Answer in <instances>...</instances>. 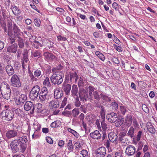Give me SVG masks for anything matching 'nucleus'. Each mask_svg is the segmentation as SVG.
Returning <instances> with one entry per match:
<instances>
[{
  "instance_id": "13",
  "label": "nucleus",
  "mask_w": 157,
  "mask_h": 157,
  "mask_svg": "<svg viewBox=\"0 0 157 157\" xmlns=\"http://www.w3.org/2000/svg\"><path fill=\"white\" fill-rule=\"evenodd\" d=\"M96 157H105L106 154V149L105 147H98L96 152Z\"/></svg>"
},
{
  "instance_id": "47",
  "label": "nucleus",
  "mask_w": 157,
  "mask_h": 157,
  "mask_svg": "<svg viewBox=\"0 0 157 157\" xmlns=\"http://www.w3.org/2000/svg\"><path fill=\"white\" fill-rule=\"evenodd\" d=\"M79 113L78 108H75L72 110V114L74 117H76Z\"/></svg>"
},
{
  "instance_id": "51",
  "label": "nucleus",
  "mask_w": 157,
  "mask_h": 157,
  "mask_svg": "<svg viewBox=\"0 0 157 157\" xmlns=\"http://www.w3.org/2000/svg\"><path fill=\"white\" fill-rule=\"evenodd\" d=\"M120 113L122 115H125L127 111L126 107L123 105H121L120 106Z\"/></svg>"
},
{
  "instance_id": "37",
  "label": "nucleus",
  "mask_w": 157,
  "mask_h": 157,
  "mask_svg": "<svg viewBox=\"0 0 157 157\" xmlns=\"http://www.w3.org/2000/svg\"><path fill=\"white\" fill-rule=\"evenodd\" d=\"M32 55L34 58H39L41 56V54L40 52L38 51L32 52Z\"/></svg>"
},
{
  "instance_id": "57",
  "label": "nucleus",
  "mask_w": 157,
  "mask_h": 157,
  "mask_svg": "<svg viewBox=\"0 0 157 157\" xmlns=\"http://www.w3.org/2000/svg\"><path fill=\"white\" fill-rule=\"evenodd\" d=\"M117 121L115 123V126L118 127L121 126L123 124V121L121 119H117Z\"/></svg>"
},
{
  "instance_id": "36",
  "label": "nucleus",
  "mask_w": 157,
  "mask_h": 157,
  "mask_svg": "<svg viewBox=\"0 0 157 157\" xmlns=\"http://www.w3.org/2000/svg\"><path fill=\"white\" fill-rule=\"evenodd\" d=\"M43 84L44 85L47 86L48 88L50 89L51 85L50 82V80L49 77H46L45 79L44 80L43 82Z\"/></svg>"
},
{
  "instance_id": "43",
  "label": "nucleus",
  "mask_w": 157,
  "mask_h": 157,
  "mask_svg": "<svg viewBox=\"0 0 157 157\" xmlns=\"http://www.w3.org/2000/svg\"><path fill=\"white\" fill-rule=\"evenodd\" d=\"M101 98L103 100L107 102H109L111 101V98L105 94L101 93L100 94Z\"/></svg>"
},
{
  "instance_id": "58",
  "label": "nucleus",
  "mask_w": 157,
  "mask_h": 157,
  "mask_svg": "<svg viewBox=\"0 0 157 157\" xmlns=\"http://www.w3.org/2000/svg\"><path fill=\"white\" fill-rule=\"evenodd\" d=\"M142 108L143 111L146 113H149V111L148 108L146 105L144 104L142 105Z\"/></svg>"
},
{
  "instance_id": "30",
  "label": "nucleus",
  "mask_w": 157,
  "mask_h": 157,
  "mask_svg": "<svg viewBox=\"0 0 157 157\" xmlns=\"http://www.w3.org/2000/svg\"><path fill=\"white\" fill-rule=\"evenodd\" d=\"M88 91L89 95V99L90 100L92 99L93 98V94L94 92H95L94 90L95 88L92 86H89L88 87Z\"/></svg>"
},
{
  "instance_id": "64",
  "label": "nucleus",
  "mask_w": 157,
  "mask_h": 157,
  "mask_svg": "<svg viewBox=\"0 0 157 157\" xmlns=\"http://www.w3.org/2000/svg\"><path fill=\"white\" fill-rule=\"evenodd\" d=\"M114 157H123L122 153L117 151L115 153Z\"/></svg>"
},
{
  "instance_id": "28",
  "label": "nucleus",
  "mask_w": 157,
  "mask_h": 157,
  "mask_svg": "<svg viewBox=\"0 0 157 157\" xmlns=\"http://www.w3.org/2000/svg\"><path fill=\"white\" fill-rule=\"evenodd\" d=\"M147 127L148 131L149 132L152 134H154L155 133V129L151 123L150 122L147 123Z\"/></svg>"
},
{
  "instance_id": "19",
  "label": "nucleus",
  "mask_w": 157,
  "mask_h": 157,
  "mask_svg": "<svg viewBox=\"0 0 157 157\" xmlns=\"http://www.w3.org/2000/svg\"><path fill=\"white\" fill-rule=\"evenodd\" d=\"M108 138L111 142L117 143L118 136L115 133L112 132H110L108 135Z\"/></svg>"
},
{
  "instance_id": "60",
  "label": "nucleus",
  "mask_w": 157,
  "mask_h": 157,
  "mask_svg": "<svg viewBox=\"0 0 157 157\" xmlns=\"http://www.w3.org/2000/svg\"><path fill=\"white\" fill-rule=\"evenodd\" d=\"M37 109V113H38L42 109V105L40 103H38L36 105Z\"/></svg>"
},
{
  "instance_id": "39",
  "label": "nucleus",
  "mask_w": 157,
  "mask_h": 157,
  "mask_svg": "<svg viewBox=\"0 0 157 157\" xmlns=\"http://www.w3.org/2000/svg\"><path fill=\"white\" fill-rule=\"evenodd\" d=\"M28 73L29 75V76L30 78L33 81H36L38 80V79L37 78L35 77L33 75L32 73L30 71V69L29 67V68L28 69Z\"/></svg>"
},
{
  "instance_id": "41",
  "label": "nucleus",
  "mask_w": 157,
  "mask_h": 157,
  "mask_svg": "<svg viewBox=\"0 0 157 157\" xmlns=\"http://www.w3.org/2000/svg\"><path fill=\"white\" fill-rule=\"evenodd\" d=\"M126 135V134L125 132H120L119 134V140L121 143H124V136Z\"/></svg>"
},
{
  "instance_id": "54",
  "label": "nucleus",
  "mask_w": 157,
  "mask_h": 157,
  "mask_svg": "<svg viewBox=\"0 0 157 157\" xmlns=\"http://www.w3.org/2000/svg\"><path fill=\"white\" fill-rule=\"evenodd\" d=\"M94 98L97 100H99L100 99V97L97 91L94 92L93 94Z\"/></svg>"
},
{
  "instance_id": "10",
  "label": "nucleus",
  "mask_w": 157,
  "mask_h": 157,
  "mask_svg": "<svg viewBox=\"0 0 157 157\" xmlns=\"http://www.w3.org/2000/svg\"><path fill=\"white\" fill-rule=\"evenodd\" d=\"M106 118L109 122L113 123L117 120L118 116L116 113L111 112L106 115Z\"/></svg>"
},
{
  "instance_id": "63",
  "label": "nucleus",
  "mask_w": 157,
  "mask_h": 157,
  "mask_svg": "<svg viewBox=\"0 0 157 157\" xmlns=\"http://www.w3.org/2000/svg\"><path fill=\"white\" fill-rule=\"evenodd\" d=\"M142 133V132L141 131H139L137 134V135L136 136V140L137 141H139V140H140L141 135Z\"/></svg>"
},
{
  "instance_id": "21",
  "label": "nucleus",
  "mask_w": 157,
  "mask_h": 157,
  "mask_svg": "<svg viewBox=\"0 0 157 157\" xmlns=\"http://www.w3.org/2000/svg\"><path fill=\"white\" fill-rule=\"evenodd\" d=\"M17 132L16 131L12 130L8 131L6 133V136L8 139L13 138L17 136Z\"/></svg>"
},
{
  "instance_id": "32",
  "label": "nucleus",
  "mask_w": 157,
  "mask_h": 157,
  "mask_svg": "<svg viewBox=\"0 0 157 157\" xmlns=\"http://www.w3.org/2000/svg\"><path fill=\"white\" fill-rule=\"evenodd\" d=\"M26 143H25V142H24L23 141H21L20 143V149L21 153H23L26 149L27 147V145Z\"/></svg>"
},
{
  "instance_id": "53",
  "label": "nucleus",
  "mask_w": 157,
  "mask_h": 157,
  "mask_svg": "<svg viewBox=\"0 0 157 157\" xmlns=\"http://www.w3.org/2000/svg\"><path fill=\"white\" fill-rule=\"evenodd\" d=\"M101 111L100 112L102 118H105V107L103 106L101 107Z\"/></svg>"
},
{
  "instance_id": "24",
  "label": "nucleus",
  "mask_w": 157,
  "mask_h": 157,
  "mask_svg": "<svg viewBox=\"0 0 157 157\" xmlns=\"http://www.w3.org/2000/svg\"><path fill=\"white\" fill-rule=\"evenodd\" d=\"M78 88L76 85H73L71 90V95L74 98L78 97Z\"/></svg>"
},
{
  "instance_id": "35",
  "label": "nucleus",
  "mask_w": 157,
  "mask_h": 157,
  "mask_svg": "<svg viewBox=\"0 0 157 157\" xmlns=\"http://www.w3.org/2000/svg\"><path fill=\"white\" fill-rule=\"evenodd\" d=\"M134 128L132 126H131L130 127L126 135L132 138H133L134 137Z\"/></svg>"
},
{
  "instance_id": "12",
  "label": "nucleus",
  "mask_w": 157,
  "mask_h": 157,
  "mask_svg": "<svg viewBox=\"0 0 157 157\" xmlns=\"http://www.w3.org/2000/svg\"><path fill=\"white\" fill-rule=\"evenodd\" d=\"M44 40V39L43 38H38L35 41L34 43L32 44V46L36 49H38L40 47L43 46Z\"/></svg>"
},
{
  "instance_id": "49",
  "label": "nucleus",
  "mask_w": 157,
  "mask_h": 157,
  "mask_svg": "<svg viewBox=\"0 0 157 157\" xmlns=\"http://www.w3.org/2000/svg\"><path fill=\"white\" fill-rule=\"evenodd\" d=\"M19 98L23 104L27 100V97L26 95L21 94L20 95Z\"/></svg>"
},
{
  "instance_id": "17",
  "label": "nucleus",
  "mask_w": 157,
  "mask_h": 157,
  "mask_svg": "<svg viewBox=\"0 0 157 157\" xmlns=\"http://www.w3.org/2000/svg\"><path fill=\"white\" fill-rule=\"evenodd\" d=\"M6 71L9 76H12L14 73V70L13 67L10 65H7L5 67Z\"/></svg>"
},
{
  "instance_id": "56",
  "label": "nucleus",
  "mask_w": 157,
  "mask_h": 157,
  "mask_svg": "<svg viewBox=\"0 0 157 157\" xmlns=\"http://www.w3.org/2000/svg\"><path fill=\"white\" fill-rule=\"evenodd\" d=\"M34 23L36 26L39 27L40 25L41 22L39 19L36 18L34 19Z\"/></svg>"
},
{
  "instance_id": "40",
  "label": "nucleus",
  "mask_w": 157,
  "mask_h": 157,
  "mask_svg": "<svg viewBox=\"0 0 157 157\" xmlns=\"http://www.w3.org/2000/svg\"><path fill=\"white\" fill-rule=\"evenodd\" d=\"M12 10L13 14L15 16L18 15V14L20 13V11L18 8L15 6H14L12 8Z\"/></svg>"
},
{
  "instance_id": "2",
  "label": "nucleus",
  "mask_w": 157,
  "mask_h": 157,
  "mask_svg": "<svg viewBox=\"0 0 157 157\" xmlns=\"http://www.w3.org/2000/svg\"><path fill=\"white\" fill-rule=\"evenodd\" d=\"M0 90L3 98L6 100L10 99L11 90L9 84L6 82L2 83L1 85Z\"/></svg>"
},
{
  "instance_id": "50",
  "label": "nucleus",
  "mask_w": 157,
  "mask_h": 157,
  "mask_svg": "<svg viewBox=\"0 0 157 157\" xmlns=\"http://www.w3.org/2000/svg\"><path fill=\"white\" fill-rule=\"evenodd\" d=\"M103 120L101 122V127L103 131H105L107 128V125L105 122V118H102Z\"/></svg>"
},
{
  "instance_id": "9",
  "label": "nucleus",
  "mask_w": 157,
  "mask_h": 157,
  "mask_svg": "<svg viewBox=\"0 0 157 157\" xmlns=\"http://www.w3.org/2000/svg\"><path fill=\"white\" fill-rule=\"evenodd\" d=\"M24 108L26 111L31 110L30 113L31 114L34 113L35 108L33 103L32 102L30 101H26L24 105Z\"/></svg>"
},
{
  "instance_id": "44",
  "label": "nucleus",
  "mask_w": 157,
  "mask_h": 157,
  "mask_svg": "<svg viewBox=\"0 0 157 157\" xmlns=\"http://www.w3.org/2000/svg\"><path fill=\"white\" fill-rule=\"evenodd\" d=\"M67 146L68 150L70 151H72L74 149V146L72 144V140H69Z\"/></svg>"
},
{
  "instance_id": "45",
  "label": "nucleus",
  "mask_w": 157,
  "mask_h": 157,
  "mask_svg": "<svg viewBox=\"0 0 157 157\" xmlns=\"http://www.w3.org/2000/svg\"><path fill=\"white\" fill-rule=\"evenodd\" d=\"M96 55L98 56L102 61H104L105 59V57L104 55L98 51L95 52Z\"/></svg>"
},
{
  "instance_id": "26",
  "label": "nucleus",
  "mask_w": 157,
  "mask_h": 157,
  "mask_svg": "<svg viewBox=\"0 0 157 157\" xmlns=\"http://www.w3.org/2000/svg\"><path fill=\"white\" fill-rule=\"evenodd\" d=\"M8 36L9 41L11 44L15 43L16 41V37L17 36L13 33L7 34Z\"/></svg>"
},
{
  "instance_id": "4",
  "label": "nucleus",
  "mask_w": 157,
  "mask_h": 157,
  "mask_svg": "<svg viewBox=\"0 0 157 157\" xmlns=\"http://www.w3.org/2000/svg\"><path fill=\"white\" fill-rule=\"evenodd\" d=\"M59 73L58 71L56 72L50 78L52 82L54 85H59L63 81V76L61 75H59Z\"/></svg>"
},
{
  "instance_id": "38",
  "label": "nucleus",
  "mask_w": 157,
  "mask_h": 157,
  "mask_svg": "<svg viewBox=\"0 0 157 157\" xmlns=\"http://www.w3.org/2000/svg\"><path fill=\"white\" fill-rule=\"evenodd\" d=\"M42 70L41 69H38L35 71L34 72V76L35 77L38 78L42 75Z\"/></svg>"
},
{
  "instance_id": "33",
  "label": "nucleus",
  "mask_w": 157,
  "mask_h": 157,
  "mask_svg": "<svg viewBox=\"0 0 157 157\" xmlns=\"http://www.w3.org/2000/svg\"><path fill=\"white\" fill-rule=\"evenodd\" d=\"M49 106L52 109L56 108L59 106V103L57 101L52 100L50 102Z\"/></svg>"
},
{
  "instance_id": "7",
  "label": "nucleus",
  "mask_w": 157,
  "mask_h": 157,
  "mask_svg": "<svg viewBox=\"0 0 157 157\" xmlns=\"http://www.w3.org/2000/svg\"><path fill=\"white\" fill-rule=\"evenodd\" d=\"M88 91L86 90L83 88L79 89L78 94L81 101H86L89 99V95L88 94Z\"/></svg>"
},
{
  "instance_id": "29",
  "label": "nucleus",
  "mask_w": 157,
  "mask_h": 157,
  "mask_svg": "<svg viewBox=\"0 0 157 157\" xmlns=\"http://www.w3.org/2000/svg\"><path fill=\"white\" fill-rule=\"evenodd\" d=\"M17 42L19 48H22L25 46V41L20 36L17 37Z\"/></svg>"
},
{
  "instance_id": "25",
  "label": "nucleus",
  "mask_w": 157,
  "mask_h": 157,
  "mask_svg": "<svg viewBox=\"0 0 157 157\" xmlns=\"http://www.w3.org/2000/svg\"><path fill=\"white\" fill-rule=\"evenodd\" d=\"M44 46L47 47L49 49L52 50H53L54 43L53 42L47 39H44Z\"/></svg>"
},
{
  "instance_id": "1",
  "label": "nucleus",
  "mask_w": 157,
  "mask_h": 157,
  "mask_svg": "<svg viewBox=\"0 0 157 157\" xmlns=\"http://www.w3.org/2000/svg\"><path fill=\"white\" fill-rule=\"evenodd\" d=\"M17 138L13 140L10 144L11 149L14 152L18 151L19 148L18 146L21 141H23L25 143H27L28 140L27 136H17Z\"/></svg>"
},
{
  "instance_id": "62",
  "label": "nucleus",
  "mask_w": 157,
  "mask_h": 157,
  "mask_svg": "<svg viewBox=\"0 0 157 157\" xmlns=\"http://www.w3.org/2000/svg\"><path fill=\"white\" fill-rule=\"evenodd\" d=\"M112 5L113 7L114 8L116 11L118 10L119 6L116 2H113Z\"/></svg>"
},
{
  "instance_id": "11",
  "label": "nucleus",
  "mask_w": 157,
  "mask_h": 157,
  "mask_svg": "<svg viewBox=\"0 0 157 157\" xmlns=\"http://www.w3.org/2000/svg\"><path fill=\"white\" fill-rule=\"evenodd\" d=\"M40 91V87L38 85L34 86L32 89L30 91V96L33 97V99H36L39 94Z\"/></svg>"
},
{
  "instance_id": "3",
  "label": "nucleus",
  "mask_w": 157,
  "mask_h": 157,
  "mask_svg": "<svg viewBox=\"0 0 157 157\" xmlns=\"http://www.w3.org/2000/svg\"><path fill=\"white\" fill-rule=\"evenodd\" d=\"M2 119L6 121H11L14 118V113L12 110L6 109L3 110L0 113Z\"/></svg>"
},
{
  "instance_id": "55",
  "label": "nucleus",
  "mask_w": 157,
  "mask_h": 157,
  "mask_svg": "<svg viewBox=\"0 0 157 157\" xmlns=\"http://www.w3.org/2000/svg\"><path fill=\"white\" fill-rule=\"evenodd\" d=\"M81 154L82 155L83 157H88V152L85 150H82L81 152Z\"/></svg>"
},
{
  "instance_id": "61",
  "label": "nucleus",
  "mask_w": 157,
  "mask_h": 157,
  "mask_svg": "<svg viewBox=\"0 0 157 157\" xmlns=\"http://www.w3.org/2000/svg\"><path fill=\"white\" fill-rule=\"evenodd\" d=\"M67 98L66 97H65L64 98L63 100L62 101L61 103V106L60 107V108H63L64 106L66 105L67 104Z\"/></svg>"
},
{
  "instance_id": "59",
  "label": "nucleus",
  "mask_w": 157,
  "mask_h": 157,
  "mask_svg": "<svg viewBox=\"0 0 157 157\" xmlns=\"http://www.w3.org/2000/svg\"><path fill=\"white\" fill-rule=\"evenodd\" d=\"M38 113H40L41 114H43V116H46L47 115V111L45 109H42Z\"/></svg>"
},
{
  "instance_id": "34",
  "label": "nucleus",
  "mask_w": 157,
  "mask_h": 157,
  "mask_svg": "<svg viewBox=\"0 0 157 157\" xmlns=\"http://www.w3.org/2000/svg\"><path fill=\"white\" fill-rule=\"evenodd\" d=\"M11 110L13 113H14L16 115H17V116H21L22 115L23 113L22 111L18 108H13Z\"/></svg>"
},
{
  "instance_id": "20",
  "label": "nucleus",
  "mask_w": 157,
  "mask_h": 157,
  "mask_svg": "<svg viewBox=\"0 0 157 157\" xmlns=\"http://www.w3.org/2000/svg\"><path fill=\"white\" fill-rule=\"evenodd\" d=\"M43 55L45 59L47 60H53L56 58L52 53L48 52H44Z\"/></svg>"
},
{
  "instance_id": "15",
  "label": "nucleus",
  "mask_w": 157,
  "mask_h": 157,
  "mask_svg": "<svg viewBox=\"0 0 157 157\" xmlns=\"http://www.w3.org/2000/svg\"><path fill=\"white\" fill-rule=\"evenodd\" d=\"M71 85L65 82H64L62 85V88L65 94L67 95L70 94V92L71 88Z\"/></svg>"
},
{
  "instance_id": "18",
  "label": "nucleus",
  "mask_w": 157,
  "mask_h": 157,
  "mask_svg": "<svg viewBox=\"0 0 157 157\" xmlns=\"http://www.w3.org/2000/svg\"><path fill=\"white\" fill-rule=\"evenodd\" d=\"M69 75L70 82H76L79 78L78 76L77 73L76 72H70Z\"/></svg>"
},
{
  "instance_id": "42",
  "label": "nucleus",
  "mask_w": 157,
  "mask_h": 157,
  "mask_svg": "<svg viewBox=\"0 0 157 157\" xmlns=\"http://www.w3.org/2000/svg\"><path fill=\"white\" fill-rule=\"evenodd\" d=\"M78 85L79 89L83 88L84 85V82H83V79L81 77H80L79 79L78 82Z\"/></svg>"
},
{
  "instance_id": "23",
  "label": "nucleus",
  "mask_w": 157,
  "mask_h": 157,
  "mask_svg": "<svg viewBox=\"0 0 157 157\" xmlns=\"http://www.w3.org/2000/svg\"><path fill=\"white\" fill-rule=\"evenodd\" d=\"M13 29L14 34L17 36V38L20 36V35L22 33L20 29L15 23L13 24Z\"/></svg>"
},
{
  "instance_id": "22",
  "label": "nucleus",
  "mask_w": 157,
  "mask_h": 157,
  "mask_svg": "<svg viewBox=\"0 0 157 157\" xmlns=\"http://www.w3.org/2000/svg\"><path fill=\"white\" fill-rule=\"evenodd\" d=\"M90 136L93 139H100L101 137V135L98 130H96L93 132L90 133Z\"/></svg>"
},
{
  "instance_id": "46",
  "label": "nucleus",
  "mask_w": 157,
  "mask_h": 157,
  "mask_svg": "<svg viewBox=\"0 0 157 157\" xmlns=\"http://www.w3.org/2000/svg\"><path fill=\"white\" fill-rule=\"evenodd\" d=\"M67 130L69 132L72 134L76 137L78 138V137L79 134L76 131L69 128H68Z\"/></svg>"
},
{
  "instance_id": "6",
  "label": "nucleus",
  "mask_w": 157,
  "mask_h": 157,
  "mask_svg": "<svg viewBox=\"0 0 157 157\" xmlns=\"http://www.w3.org/2000/svg\"><path fill=\"white\" fill-rule=\"evenodd\" d=\"M10 81L11 85L13 87L19 88L21 86L20 77L16 74L12 75Z\"/></svg>"
},
{
  "instance_id": "31",
  "label": "nucleus",
  "mask_w": 157,
  "mask_h": 157,
  "mask_svg": "<svg viewBox=\"0 0 157 157\" xmlns=\"http://www.w3.org/2000/svg\"><path fill=\"white\" fill-rule=\"evenodd\" d=\"M132 121V118L131 115L127 116L125 119V123L126 125L129 127L131 125Z\"/></svg>"
},
{
  "instance_id": "8",
  "label": "nucleus",
  "mask_w": 157,
  "mask_h": 157,
  "mask_svg": "<svg viewBox=\"0 0 157 157\" xmlns=\"http://www.w3.org/2000/svg\"><path fill=\"white\" fill-rule=\"evenodd\" d=\"M28 52L27 49L24 50L23 53V56L21 59L22 67L23 68L25 69V67L27 66L29 61Z\"/></svg>"
},
{
  "instance_id": "16",
  "label": "nucleus",
  "mask_w": 157,
  "mask_h": 157,
  "mask_svg": "<svg viewBox=\"0 0 157 157\" xmlns=\"http://www.w3.org/2000/svg\"><path fill=\"white\" fill-rule=\"evenodd\" d=\"M17 44L15 43L11 44L7 48V51L10 53H16L17 50Z\"/></svg>"
},
{
  "instance_id": "14",
  "label": "nucleus",
  "mask_w": 157,
  "mask_h": 157,
  "mask_svg": "<svg viewBox=\"0 0 157 157\" xmlns=\"http://www.w3.org/2000/svg\"><path fill=\"white\" fill-rule=\"evenodd\" d=\"M136 148L132 145L128 146L125 150V153L128 156H133L136 152Z\"/></svg>"
},
{
  "instance_id": "52",
  "label": "nucleus",
  "mask_w": 157,
  "mask_h": 157,
  "mask_svg": "<svg viewBox=\"0 0 157 157\" xmlns=\"http://www.w3.org/2000/svg\"><path fill=\"white\" fill-rule=\"evenodd\" d=\"M111 106L113 110H116L118 109V104L115 101L112 102Z\"/></svg>"
},
{
  "instance_id": "48",
  "label": "nucleus",
  "mask_w": 157,
  "mask_h": 157,
  "mask_svg": "<svg viewBox=\"0 0 157 157\" xmlns=\"http://www.w3.org/2000/svg\"><path fill=\"white\" fill-rule=\"evenodd\" d=\"M75 98L74 105L77 107H78L81 105V102L79 101L78 97H76Z\"/></svg>"
},
{
  "instance_id": "27",
  "label": "nucleus",
  "mask_w": 157,
  "mask_h": 157,
  "mask_svg": "<svg viewBox=\"0 0 157 157\" xmlns=\"http://www.w3.org/2000/svg\"><path fill=\"white\" fill-rule=\"evenodd\" d=\"M63 92L60 90L59 89H56L55 90L54 93V97L56 99H59L61 98L63 96Z\"/></svg>"
},
{
  "instance_id": "5",
  "label": "nucleus",
  "mask_w": 157,
  "mask_h": 157,
  "mask_svg": "<svg viewBox=\"0 0 157 157\" xmlns=\"http://www.w3.org/2000/svg\"><path fill=\"white\" fill-rule=\"evenodd\" d=\"M49 98V95L48 94V90L47 88H43L39 94V98L40 101L42 102L47 101Z\"/></svg>"
}]
</instances>
